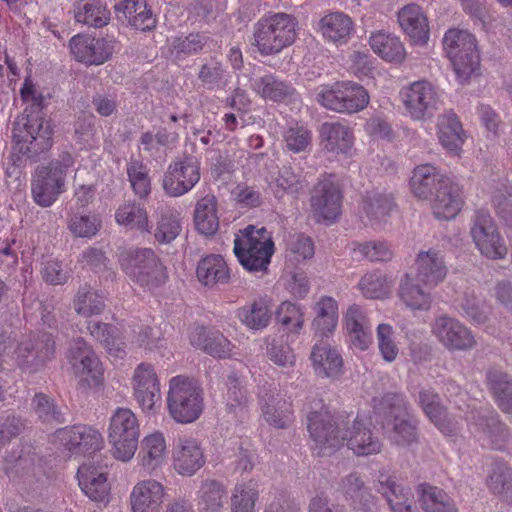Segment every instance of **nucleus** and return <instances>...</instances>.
<instances>
[{
  "label": "nucleus",
  "instance_id": "nucleus-1",
  "mask_svg": "<svg viewBox=\"0 0 512 512\" xmlns=\"http://www.w3.org/2000/svg\"><path fill=\"white\" fill-rule=\"evenodd\" d=\"M307 428L314 442V450L320 456H329L345 443L357 456L376 454L381 443L361 420L355 419L351 426H341L328 411H312L307 416Z\"/></svg>",
  "mask_w": 512,
  "mask_h": 512
},
{
  "label": "nucleus",
  "instance_id": "nucleus-2",
  "mask_svg": "<svg viewBox=\"0 0 512 512\" xmlns=\"http://www.w3.org/2000/svg\"><path fill=\"white\" fill-rule=\"evenodd\" d=\"M23 99L32 96V104L13 123L14 150L32 160L52 146L53 129L42 115V95L36 96L31 87L21 89Z\"/></svg>",
  "mask_w": 512,
  "mask_h": 512
},
{
  "label": "nucleus",
  "instance_id": "nucleus-3",
  "mask_svg": "<svg viewBox=\"0 0 512 512\" xmlns=\"http://www.w3.org/2000/svg\"><path fill=\"white\" fill-rule=\"evenodd\" d=\"M297 25V19L291 14L265 15L254 24L251 44L262 56L278 54L294 43Z\"/></svg>",
  "mask_w": 512,
  "mask_h": 512
},
{
  "label": "nucleus",
  "instance_id": "nucleus-4",
  "mask_svg": "<svg viewBox=\"0 0 512 512\" xmlns=\"http://www.w3.org/2000/svg\"><path fill=\"white\" fill-rule=\"evenodd\" d=\"M167 409L170 417L181 424L196 421L204 409L203 389L197 381L178 375L169 381Z\"/></svg>",
  "mask_w": 512,
  "mask_h": 512
},
{
  "label": "nucleus",
  "instance_id": "nucleus-5",
  "mask_svg": "<svg viewBox=\"0 0 512 512\" xmlns=\"http://www.w3.org/2000/svg\"><path fill=\"white\" fill-rule=\"evenodd\" d=\"M234 253L249 272H267L274 253V243L267 230L249 225L234 240Z\"/></svg>",
  "mask_w": 512,
  "mask_h": 512
},
{
  "label": "nucleus",
  "instance_id": "nucleus-6",
  "mask_svg": "<svg viewBox=\"0 0 512 512\" xmlns=\"http://www.w3.org/2000/svg\"><path fill=\"white\" fill-rule=\"evenodd\" d=\"M74 159L62 152L46 166L37 168L31 183L33 200L41 207H50L65 190V179Z\"/></svg>",
  "mask_w": 512,
  "mask_h": 512
},
{
  "label": "nucleus",
  "instance_id": "nucleus-7",
  "mask_svg": "<svg viewBox=\"0 0 512 512\" xmlns=\"http://www.w3.org/2000/svg\"><path fill=\"white\" fill-rule=\"evenodd\" d=\"M382 417V427L390 439L399 445L416 440V422L412 419L402 394L386 393L376 407Z\"/></svg>",
  "mask_w": 512,
  "mask_h": 512
},
{
  "label": "nucleus",
  "instance_id": "nucleus-8",
  "mask_svg": "<svg viewBox=\"0 0 512 512\" xmlns=\"http://www.w3.org/2000/svg\"><path fill=\"white\" fill-rule=\"evenodd\" d=\"M120 266L136 284L151 289L166 280V269L150 248L130 249L121 253Z\"/></svg>",
  "mask_w": 512,
  "mask_h": 512
},
{
  "label": "nucleus",
  "instance_id": "nucleus-9",
  "mask_svg": "<svg viewBox=\"0 0 512 512\" xmlns=\"http://www.w3.org/2000/svg\"><path fill=\"white\" fill-rule=\"evenodd\" d=\"M443 46L458 79L461 82L468 80L480 63L474 35L466 30L449 29L444 35Z\"/></svg>",
  "mask_w": 512,
  "mask_h": 512
},
{
  "label": "nucleus",
  "instance_id": "nucleus-10",
  "mask_svg": "<svg viewBox=\"0 0 512 512\" xmlns=\"http://www.w3.org/2000/svg\"><path fill=\"white\" fill-rule=\"evenodd\" d=\"M108 438L116 459L127 462L134 456L139 438V423L128 408H117L113 413Z\"/></svg>",
  "mask_w": 512,
  "mask_h": 512
},
{
  "label": "nucleus",
  "instance_id": "nucleus-11",
  "mask_svg": "<svg viewBox=\"0 0 512 512\" xmlns=\"http://www.w3.org/2000/svg\"><path fill=\"white\" fill-rule=\"evenodd\" d=\"M466 420L482 446L503 450L511 440L509 428L499 420L498 414L493 410L474 408L467 413Z\"/></svg>",
  "mask_w": 512,
  "mask_h": 512
},
{
  "label": "nucleus",
  "instance_id": "nucleus-12",
  "mask_svg": "<svg viewBox=\"0 0 512 512\" xmlns=\"http://www.w3.org/2000/svg\"><path fill=\"white\" fill-rule=\"evenodd\" d=\"M471 237L481 252L489 259H504L508 253L505 240L500 235L496 224L487 210H476L471 218Z\"/></svg>",
  "mask_w": 512,
  "mask_h": 512
},
{
  "label": "nucleus",
  "instance_id": "nucleus-13",
  "mask_svg": "<svg viewBox=\"0 0 512 512\" xmlns=\"http://www.w3.org/2000/svg\"><path fill=\"white\" fill-rule=\"evenodd\" d=\"M318 102L325 108L339 113H356L369 103L367 90L350 81L338 82L317 96Z\"/></svg>",
  "mask_w": 512,
  "mask_h": 512
},
{
  "label": "nucleus",
  "instance_id": "nucleus-14",
  "mask_svg": "<svg viewBox=\"0 0 512 512\" xmlns=\"http://www.w3.org/2000/svg\"><path fill=\"white\" fill-rule=\"evenodd\" d=\"M67 357L82 385L85 384L90 388L102 386L104 382L102 363L83 338L71 341Z\"/></svg>",
  "mask_w": 512,
  "mask_h": 512
},
{
  "label": "nucleus",
  "instance_id": "nucleus-15",
  "mask_svg": "<svg viewBox=\"0 0 512 512\" xmlns=\"http://www.w3.org/2000/svg\"><path fill=\"white\" fill-rule=\"evenodd\" d=\"M200 180L197 158L185 155L171 163L162 179V188L171 197H179L189 192Z\"/></svg>",
  "mask_w": 512,
  "mask_h": 512
},
{
  "label": "nucleus",
  "instance_id": "nucleus-16",
  "mask_svg": "<svg viewBox=\"0 0 512 512\" xmlns=\"http://www.w3.org/2000/svg\"><path fill=\"white\" fill-rule=\"evenodd\" d=\"M258 400L265 421L277 428L285 429L293 421L292 403L285 399L279 389L265 382L259 386Z\"/></svg>",
  "mask_w": 512,
  "mask_h": 512
},
{
  "label": "nucleus",
  "instance_id": "nucleus-17",
  "mask_svg": "<svg viewBox=\"0 0 512 512\" xmlns=\"http://www.w3.org/2000/svg\"><path fill=\"white\" fill-rule=\"evenodd\" d=\"M432 333L449 351H469L477 344L472 331L458 319L448 315L435 318Z\"/></svg>",
  "mask_w": 512,
  "mask_h": 512
},
{
  "label": "nucleus",
  "instance_id": "nucleus-18",
  "mask_svg": "<svg viewBox=\"0 0 512 512\" xmlns=\"http://www.w3.org/2000/svg\"><path fill=\"white\" fill-rule=\"evenodd\" d=\"M55 441L74 455H91L102 448L103 438L94 428L78 424L56 430Z\"/></svg>",
  "mask_w": 512,
  "mask_h": 512
},
{
  "label": "nucleus",
  "instance_id": "nucleus-19",
  "mask_svg": "<svg viewBox=\"0 0 512 512\" xmlns=\"http://www.w3.org/2000/svg\"><path fill=\"white\" fill-rule=\"evenodd\" d=\"M401 94L407 113L415 120L431 117L439 107L438 93L427 81H416Z\"/></svg>",
  "mask_w": 512,
  "mask_h": 512
},
{
  "label": "nucleus",
  "instance_id": "nucleus-20",
  "mask_svg": "<svg viewBox=\"0 0 512 512\" xmlns=\"http://www.w3.org/2000/svg\"><path fill=\"white\" fill-rule=\"evenodd\" d=\"M55 342L48 333H38L23 337L15 350L21 367L37 370L46 361L53 358Z\"/></svg>",
  "mask_w": 512,
  "mask_h": 512
},
{
  "label": "nucleus",
  "instance_id": "nucleus-21",
  "mask_svg": "<svg viewBox=\"0 0 512 512\" xmlns=\"http://www.w3.org/2000/svg\"><path fill=\"white\" fill-rule=\"evenodd\" d=\"M133 395L144 412L154 411L161 399L160 383L153 365L140 363L132 378Z\"/></svg>",
  "mask_w": 512,
  "mask_h": 512
},
{
  "label": "nucleus",
  "instance_id": "nucleus-22",
  "mask_svg": "<svg viewBox=\"0 0 512 512\" xmlns=\"http://www.w3.org/2000/svg\"><path fill=\"white\" fill-rule=\"evenodd\" d=\"M115 41L112 38H91L76 35L70 40V48L74 57L89 65H101L114 52Z\"/></svg>",
  "mask_w": 512,
  "mask_h": 512
},
{
  "label": "nucleus",
  "instance_id": "nucleus-23",
  "mask_svg": "<svg viewBox=\"0 0 512 512\" xmlns=\"http://www.w3.org/2000/svg\"><path fill=\"white\" fill-rule=\"evenodd\" d=\"M430 201L433 214L437 219H454L464 204L462 188L448 177L442 180V184L439 185Z\"/></svg>",
  "mask_w": 512,
  "mask_h": 512
},
{
  "label": "nucleus",
  "instance_id": "nucleus-24",
  "mask_svg": "<svg viewBox=\"0 0 512 512\" xmlns=\"http://www.w3.org/2000/svg\"><path fill=\"white\" fill-rule=\"evenodd\" d=\"M418 404L429 420L444 435L453 436L460 430V423L447 414L440 396L434 390L429 388L421 389L418 395Z\"/></svg>",
  "mask_w": 512,
  "mask_h": 512
},
{
  "label": "nucleus",
  "instance_id": "nucleus-25",
  "mask_svg": "<svg viewBox=\"0 0 512 512\" xmlns=\"http://www.w3.org/2000/svg\"><path fill=\"white\" fill-rule=\"evenodd\" d=\"M172 458L174 469L183 476L194 475L205 463L199 443L187 436L178 437L173 447Z\"/></svg>",
  "mask_w": 512,
  "mask_h": 512
},
{
  "label": "nucleus",
  "instance_id": "nucleus-26",
  "mask_svg": "<svg viewBox=\"0 0 512 512\" xmlns=\"http://www.w3.org/2000/svg\"><path fill=\"white\" fill-rule=\"evenodd\" d=\"M341 199L338 186L333 181L324 179L314 188L311 197L313 212L319 219L335 220L341 211Z\"/></svg>",
  "mask_w": 512,
  "mask_h": 512
},
{
  "label": "nucleus",
  "instance_id": "nucleus-27",
  "mask_svg": "<svg viewBox=\"0 0 512 512\" xmlns=\"http://www.w3.org/2000/svg\"><path fill=\"white\" fill-rule=\"evenodd\" d=\"M375 489L387 500L392 512H419L411 490L398 483L394 476L381 472Z\"/></svg>",
  "mask_w": 512,
  "mask_h": 512
},
{
  "label": "nucleus",
  "instance_id": "nucleus-28",
  "mask_svg": "<svg viewBox=\"0 0 512 512\" xmlns=\"http://www.w3.org/2000/svg\"><path fill=\"white\" fill-rule=\"evenodd\" d=\"M415 268L417 280L429 287L443 282L448 272L444 255L433 248L417 254Z\"/></svg>",
  "mask_w": 512,
  "mask_h": 512
},
{
  "label": "nucleus",
  "instance_id": "nucleus-29",
  "mask_svg": "<svg viewBox=\"0 0 512 512\" xmlns=\"http://www.w3.org/2000/svg\"><path fill=\"white\" fill-rule=\"evenodd\" d=\"M319 137L323 149L334 154L348 155L354 144L352 128L341 122H324Z\"/></svg>",
  "mask_w": 512,
  "mask_h": 512
},
{
  "label": "nucleus",
  "instance_id": "nucleus-30",
  "mask_svg": "<svg viewBox=\"0 0 512 512\" xmlns=\"http://www.w3.org/2000/svg\"><path fill=\"white\" fill-rule=\"evenodd\" d=\"M164 494V486L154 479L138 482L130 495L132 512H158Z\"/></svg>",
  "mask_w": 512,
  "mask_h": 512
},
{
  "label": "nucleus",
  "instance_id": "nucleus-31",
  "mask_svg": "<svg viewBox=\"0 0 512 512\" xmlns=\"http://www.w3.org/2000/svg\"><path fill=\"white\" fill-rule=\"evenodd\" d=\"M339 492L355 510H367L373 505L374 497L359 472L343 476L339 482Z\"/></svg>",
  "mask_w": 512,
  "mask_h": 512
},
{
  "label": "nucleus",
  "instance_id": "nucleus-32",
  "mask_svg": "<svg viewBox=\"0 0 512 512\" xmlns=\"http://www.w3.org/2000/svg\"><path fill=\"white\" fill-rule=\"evenodd\" d=\"M77 477L82 491L93 501L107 503L110 485L102 468L83 464L78 468Z\"/></svg>",
  "mask_w": 512,
  "mask_h": 512
},
{
  "label": "nucleus",
  "instance_id": "nucleus-33",
  "mask_svg": "<svg viewBox=\"0 0 512 512\" xmlns=\"http://www.w3.org/2000/svg\"><path fill=\"white\" fill-rule=\"evenodd\" d=\"M319 31L326 41L340 46L349 41L354 23L349 15L341 11L330 12L320 19Z\"/></svg>",
  "mask_w": 512,
  "mask_h": 512
},
{
  "label": "nucleus",
  "instance_id": "nucleus-34",
  "mask_svg": "<svg viewBox=\"0 0 512 512\" xmlns=\"http://www.w3.org/2000/svg\"><path fill=\"white\" fill-rule=\"evenodd\" d=\"M398 22L403 31L416 44H425L429 38L428 19L417 4H408L398 12Z\"/></svg>",
  "mask_w": 512,
  "mask_h": 512
},
{
  "label": "nucleus",
  "instance_id": "nucleus-35",
  "mask_svg": "<svg viewBox=\"0 0 512 512\" xmlns=\"http://www.w3.org/2000/svg\"><path fill=\"white\" fill-rule=\"evenodd\" d=\"M310 358L314 371L318 376L336 377L342 373V356L327 341L315 343L312 347Z\"/></svg>",
  "mask_w": 512,
  "mask_h": 512
},
{
  "label": "nucleus",
  "instance_id": "nucleus-36",
  "mask_svg": "<svg viewBox=\"0 0 512 512\" xmlns=\"http://www.w3.org/2000/svg\"><path fill=\"white\" fill-rule=\"evenodd\" d=\"M190 342L213 357L227 358L232 351L231 342L221 332L208 330L203 326L193 328Z\"/></svg>",
  "mask_w": 512,
  "mask_h": 512
},
{
  "label": "nucleus",
  "instance_id": "nucleus-37",
  "mask_svg": "<svg viewBox=\"0 0 512 512\" xmlns=\"http://www.w3.org/2000/svg\"><path fill=\"white\" fill-rule=\"evenodd\" d=\"M447 178L432 165H419L414 169L410 179L411 190L417 198L431 200L442 180Z\"/></svg>",
  "mask_w": 512,
  "mask_h": 512
},
{
  "label": "nucleus",
  "instance_id": "nucleus-38",
  "mask_svg": "<svg viewBox=\"0 0 512 512\" xmlns=\"http://www.w3.org/2000/svg\"><path fill=\"white\" fill-rule=\"evenodd\" d=\"M437 135L440 144L449 153L458 155L465 139V133L458 117L452 113H445L438 117Z\"/></svg>",
  "mask_w": 512,
  "mask_h": 512
},
{
  "label": "nucleus",
  "instance_id": "nucleus-39",
  "mask_svg": "<svg viewBox=\"0 0 512 512\" xmlns=\"http://www.w3.org/2000/svg\"><path fill=\"white\" fill-rule=\"evenodd\" d=\"M140 464L147 472L159 468L166 459V441L161 432H153L143 438L138 454Z\"/></svg>",
  "mask_w": 512,
  "mask_h": 512
},
{
  "label": "nucleus",
  "instance_id": "nucleus-40",
  "mask_svg": "<svg viewBox=\"0 0 512 512\" xmlns=\"http://www.w3.org/2000/svg\"><path fill=\"white\" fill-rule=\"evenodd\" d=\"M196 276L198 281L207 287L225 284L230 279L224 258L215 254L207 255L198 262Z\"/></svg>",
  "mask_w": 512,
  "mask_h": 512
},
{
  "label": "nucleus",
  "instance_id": "nucleus-41",
  "mask_svg": "<svg viewBox=\"0 0 512 512\" xmlns=\"http://www.w3.org/2000/svg\"><path fill=\"white\" fill-rule=\"evenodd\" d=\"M73 11L76 22L88 27L102 28L110 21V11L102 0H79Z\"/></svg>",
  "mask_w": 512,
  "mask_h": 512
},
{
  "label": "nucleus",
  "instance_id": "nucleus-42",
  "mask_svg": "<svg viewBox=\"0 0 512 512\" xmlns=\"http://www.w3.org/2000/svg\"><path fill=\"white\" fill-rule=\"evenodd\" d=\"M314 311L312 329L316 335L328 336L334 331L338 322L337 301L330 296H323L316 302Z\"/></svg>",
  "mask_w": 512,
  "mask_h": 512
},
{
  "label": "nucleus",
  "instance_id": "nucleus-43",
  "mask_svg": "<svg viewBox=\"0 0 512 512\" xmlns=\"http://www.w3.org/2000/svg\"><path fill=\"white\" fill-rule=\"evenodd\" d=\"M418 282L417 278L405 274L399 283L398 296L407 307L413 310H428L432 303L431 295Z\"/></svg>",
  "mask_w": 512,
  "mask_h": 512
},
{
  "label": "nucleus",
  "instance_id": "nucleus-44",
  "mask_svg": "<svg viewBox=\"0 0 512 512\" xmlns=\"http://www.w3.org/2000/svg\"><path fill=\"white\" fill-rule=\"evenodd\" d=\"M372 50L388 62H401L405 58V49L400 39L389 33L377 31L369 39Z\"/></svg>",
  "mask_w": 512,
  "mask_h": 512
},
{
  "label": "nucleus",
  "instance_id": "nucleus-45",
  "mask_svg": "<svg viewBox=\"0 0 512 512\" xmlns=\"http://www.w3.org/2000/svg\"><path fill=\"white\" fill-rule=\"evenodd\" d=\"M236 317L247 328L261 330L269 325L271 310L265 300L258 299L237 309Z\"/></svg>",
  "mask_w": 512,
  "mask_h": 512
},
{
  "label": "nucleus",
  "instance_id": "nucleus-46",
  "mask_svg": "<svg viewBox=\"0 0 512 512\" xmlns=\"http://www.w3.org/2000/svg\"><path fill=\"white\" fill-rule=\"evenodd\" d=\"M394 206L392 194L386 192H368L363 199V212L371 225L385 220Z\"/></svg>",
  "mask_w": 512,
  "mask_h": 512
},
{
  "label": "nucleus",
  "instance_id": "nucleus-47",
  "mask_svg": "<svg viewBox=\"0 0 512 512\" xmlns=\"http://www.w3.org/2000/svg\"><path fill=\"white\" fill-rule=\"evenodd\" d=\"M252 88L261 97L275 102L291 98L295 93L294 88L290 84L279 80L272 74H266L255 79L252 83Z\"/></svg>",
  "mask_w": 512,
  "mask_h": 512
},
{
  "label": "nucleus",
  "instance_id": "nucleus-48",
  "mask_svg": "<svg viewBox=\"0 0 512 512\" xmlns=\"http://www.w3.org/2000/svg\"><path fill=\"white\" fill-rule=\"evenodd\" d=\"M419 495L424 512H458L454 501L438 487L421 484Z\"/></svg>",
  "mask_w": 512,
  "mask_h": 512
},
{
  "label": "nucleus",
  "instance_id": "nucleus-49",
  "mask_svg": "<svg viewBox=\"0 0 512 512\" xmlns=\"http://www.w3.org/2000/svg\"><path fill=\"white\" fill-rule=\"evenodd\" d=\"M31 406L37 419L43 424L59 425L66 422L62 408L52 397L44 393H36L32 398Z\"/></svg>",
  "mask_w": 512,
  "mask_h": 512
},
{
  "label": "nucleus",
  "instance_id": "nucleus-50",
  "mask_svg": "<svg viewBox=\"0 0 512 512\" xmlns=\"http://www.w3.org/2000/svg\"><path fill=\"white\" fill-rule=\"evenodd\" d=\"M74 309L83 317H90L102 313L105 309V297L90 285L79 287L74 299Z\"/></svg>",
  "mask_w": 512,
  "mask_h": 512
},
{
  "label": "nucleus",
  "instance_id": "nucleus-51",
  "mask_svg": "<svg viewBox=\"0 0 512 512\" xmlns=\"http://www.w3.org/2000/svg\"><path fill=\"white\" fill-rule=\"evenodd\" d=\"M487 486L504 500L512 499V471L506 463L495 462L490 466Z\"/></svg>",
  "mask_w": 512,
  "mask_h": 512
},
{
  "label": "nucleus",
  "instance_id": "nucleus-52",
  "mask_svg": "<svg viewBox=\"0 0 512 512\" xmlns=\"http://www.w3.org/2000/svg\"><path fill=\"white\" fill-rule=\"evenodd\" d=\"M194 221L198 231L204 235H213L219 228L214 197H204L197 202Z\"/></svg>",
  "mask_w": 512,
  "mask_h": 512
},
{
  "label": "nucleus",
  "instance_id": "nucleus-53",
  "mask_svg": "<svg viewBox=\"0 0 512 512\" xmlns=\"http://www.w3.org/2000/svg\"><path fill=\"white\" fill-rule=\"evenodd\" d=\"M227 500V491L223 484L215 480H206L199 490V505L206 511H219Z\"/></svg>",
  "mask_w": 512,
  "mask_h": 512
},
{
  "label": "nucleus",
  "instance_id": "nucleus-54",
  "mask_svg": "<svg viewBox=\"0 0 512 512\" xmlns=\"http://www.w3.org/2000/svg\"><path fill=\"white\" fill-rule=\"evenodd\" d=\"M362 295L370 299H382L390 294L391 282L379 271L363 275L358 283Z\"/></svg>",
  "mask_w": 512,
  "mask_h": 512
},
{
  "label": "nucleus",
  "instance_id": "nucleus-55",
  "mask_svg": "<svg viewBox=\"0 0 512 512\" xmlns=\"http://www.w3.org/2000/svg\"><path fill=\"white\" fill-rule=\"evenodd\" d=\"M198 80L208 90L220 88L225 84L227 71L216 57H210L200 66Z\"/></svg>",
  "mask_w": 512,
  "mask_h": 512
},
{
  "label": "nucleus",
  "instance_id": "nucleus-56",
  "mask_svg": "<svg viewBox=\"0 0 512 512\" xmlns=\"http://www.w3.org/2000/svg\"><path fill=\"white\" fill-rule=\"evenodd\" d=\"M115 218L120 225L149 232L147 212L136 203H125L120 206L116 211Z\"/></svg>",
  "mask_w": 512,
  "mask_h": 512
},
{
  "label": "nucleus",
  "instance_id": "nucleus-57",
  "mask_svg": "<svg viewBox=\"0 0 512 512\" xmlns=\"http://www.w3.org/2000/svg\"><path fill=\"white\" fill-rule=\"evenodd\" d=\"M259 491L253 481L239 484L231 497V512H253Z\"/></svg>",
  "mask_w": 512,
  "mask_h": 512
},
{
  "label": "nucleus",
  "instance_id": "nucleus-58",
  "mask_svg": "<svg viewBox=\"0 0 512 512\" xmlns=\"http://www.w3.org/2000/svg\"><path fill=\"white\" fill-rule=\"evenodd\" d=\"M180 231L181 224L178 214L171 209L161 211L154 232L156 241L162 244L170 243L179 235Z\"/></svg>",
  "mask_w": 512,
  "mask_h": 512
},
{
  "label": "nucleus",
  "instance_id": "nucleus-59",
  "mask_svg": "<svg viewBox=\"0 0 512 512\" xmlns=\"http://www.w3.org/2000/svg\"><path fill=\"white\" fill-rule=\"evenodd\" d=\"M305 180L301 175L296 174L290 166H283L278 173V176L271 184L276 197H282L285 192L298 193L305 187Z\"/></svg>",
  "mask_w": 512,
  "mask_h": 512
},
{
  "label": "nucleus",
  "instance_id": "nucleus-60",
  "mask_svg": "<svg viewBox=\"0 0 512 512\" xmlns=\"http://www.w3.org/2000/svg\"><path fill=\"white\" fill-rule=\"evenodd\" d=\"M208 37L199 33H190L185 37H176L171 43V53L177 60L196 54L203 50Z\"/></svg>",
  "mask_w": 512,
  "mask_h": 512
},
{
  "label": "nucleus",
  "instance_id": "nucleus-61",
  "mask_svg": "<svg viewBox=\"0 0 512 512\" xmlns=\"http://www.w3.org/2000/svg\"><path fill=\"white\" fill-rule=\"evenodd\" d=\"M127 174L136 195L145 198L151 191L147 167L139 160L132 159L127 165Z\"/></svg>",
  "mask_w": 512,
  "mask_h": 512
},
{
  "label": "nucleus",
  "instance_id": "nucleus-62",
  "mask_svg": "<svg viewBox=\"0 0 512 512\" xmlns=\"http://www.w3.org/2000/svg\"><path fill=\"white\" fill-rule=\"evenodd\" d=\"M459 305L463 313L471 321L477 324L487 322L490 308L486 302L479 298L474 292H465Z\"/></svg>",
  "mask_w": 512,
  "mask_h": 512
},
{
  "label": "nucleus",
  "instance_id": "nucleus-63",
  "mask_svg": "<svg viewBox=\"0 0 512 512\" xmlns=\"http://www.w3.org/2000/svg\"><path fill=\"white\" fill-rule=\"evenodd\" d=\"M226 386L227 409L231 413L238 415L243 412L247 406L248 398L246 391L241 386L240 380L235 374H231L227 377Z\"/></svg>",
  "mask_w": 512,
  "mask_h": 512
},
{
  "label": "nucleus",
  "instance_id": "nucleus-64",
  "mask_svg": "<svg viewBox=\"0 0 512 512\" xmlns=\"http://www.w3.org/2000/svg\"><path fill=\"white\" fill-rule=\"evenodd\" d=\"M276 319L289 332L298 333L304 323L303 313L299 306L289 301L282 302L277 311Z\"/></svg>",
  "mask_w": 512,
  "mask_h": 512
}]
</instances>
